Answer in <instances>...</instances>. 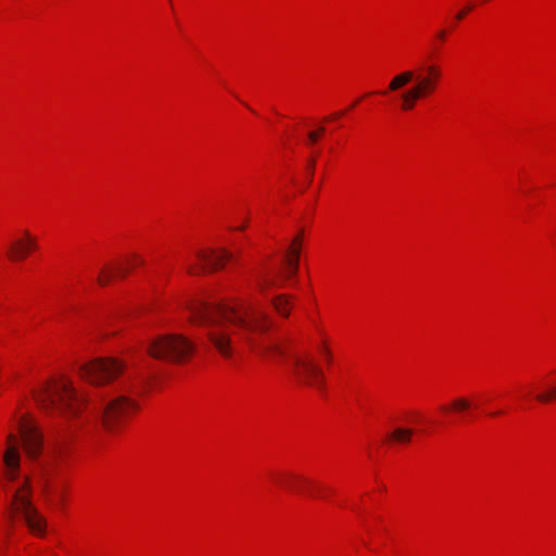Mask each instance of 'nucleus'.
I'll list each match as a JSON object with an SVG mask.
<instances>
[{
  "mask_svg": "<svg viewBox=\"0 0 556 556\" xmlns=\"http://www.w3.org/2000/svg\"><path fill=\"white\" fill-rule=\"evenodd\" d=\"M136 260H138V264H142L143 263V261L140 257H138V256H136Z\"/></svg>",
  "mask_w": 556,
  "mask_h": 556,
  "instance_id": "26",
  "label": "nucleus"
},
{
  "mask_svg": "<svg viewBox=\"0 0 556 556\" xmlns=\"http://www.w3.org/2000/svg\"><path fill=\"white\" fill-rule=\"evenodd\" d=\"M188 308L191 320L206 328L208 341L225 358H230L235 352L236 340L232 337L244 339L261 356L286 354L283 344L278 340L255 338L254 334H263L270 328V320L265 312L250 303L231 306L195 300Z\"/></svg>",
  "mask_w": 556,
  "mask_h": 556,
  "instance_id": "1",
  "label": "nucleus"
},
{
  "mask_svg": "<svg viewBox=\"0 0 556 556\" xmlns=\"http://www.w3.org/2000/svg\"><path fill=\"white\" fill-rule=\"evenodd\" d=\"M413 435V430L409 428H395L390 438L400 443L409 442Z\"/></svg>",
  "mask_w": 556,
  "mask_h": 556,
  "instance_id": "14",
  "label": "nucleus"
},
{
  "mask_svg": "<svg viewBox=\"0 0 556 556\" xmlns=\"http://www.w3.org/2000/svg\"><path fill=\"white\" fill-rule=\"evenodd\" d=\"M301 244H302V235L296 236L289 247L287 254L285 256H291L292 249H299L301 251Z\"/></svg>",
  "mask_w": 556,
  "mask_h": 556,
  "instance_id": "18",
  "label": "nucleus"
},
{
  "mask_svg": "<svg viewBox=\"0 0 556 556\" xmlns=\"http://www.w3.org/2000/svg\"><path fill=\"white\" fill-rule=\"evenodd\" d=\"M290 479L292 480H295V481H300V482H308V480H306L305 478H302V477H290Z\"/></svg>",
  "mask_w": 556,
  "mask_h": 556,
  "instance_id": "23",
  "label": "nucleus"
},
{
  "mask_svg": "<svg viewBox=\"0 0 556 556\" xmlns=\"http://www.w3.org/2000/svg\"><path fill=\"white\" fill-rule=\"evenodd\" d=\"M342 114H343V113H336V114L333 115V117H340V116H342Z\"/></svg>",
  "mask_w": 556,
  "mask_h": 556,
  "instance_id": "27",
  "label": "nucleus"
},
{
  "mask_svg": "<svg viewBox=\"0 0 556 556\" xmlns=\"http://www.w3.org/2000/svg\"><path fill=\"white\" fill-rule=\"evenodd\" d=\"M314 168H315V161L311 160L309 163H308V167H307L308 174H309V180L312 179V175H313Z\"/></svg>",
  "mask_w": 556,
  "mask_h": 556,
  "instance_id": "22",
  "label": "nucleus"
},
{
  "mask_svg": "<svg viewBox=\"0 0 556 556\" xmlns=\"http://www.w3.org/2000/svg\"><path fill=\"white\" fill-rule=\"evenodd\" d=\"M0 485L10 497L12 516H21L34 534L42 535L46 521L31 503L30 479L27 475H22L20 441L13 433H9L7 437Z\"/></svg>",
  "mask_w": 556,
  "mask_h": 556,
  "instance_id": "3",
  "label": "nucleus"
},
{
  "mask_svg": "<svg viewBox=\"0 0 556 556\" xmlns=\"http://www.w3.org/2000/svg\"><path fill=\"white\" fill-rule=\"evenodd\" d=\"M273 306L281 316H289L290 300L286 294H280L273 299Z\"/></svg>",
  "mask_w": 556,
  "mask_h": 556,
  "instance_id": "13",
  "label": "nucleus"
},
{
  "mask_svg": "<svg viewBox=\"0 0 556 556\" xmlns=\"http://www.w3.org/2000/svg\"><path fill=\"white\" fill-rule=\"evenodd\" d=\"M255 280L256 287L261 292H264L266 289L275 286V281L262 273L256 275Z\"/></svg>",
  "mask_w": 556,
  "mask_h": 556,
  "instance_id": "16",
  "label": "nucleus"
},
{
  "mask_svg": "<svg viewBox=\"0 0 556 556\" xmlns=\"http://www.w3.org/2000/svg\"><path fill=\"white\" fill-rule=\"evenodd\" d=\"M18 431L25 452L28 457L36 463L39 473L45 482L46 492L56 497H62L61 492L50 485V477L58 465L63 462L67 455V434L62 426H58L49 441L46 455L40 458L43 448V437L36 425L23 417L18 421Z\"/></svg>",
  "mask_w": 556,
  "mask_h": 556,
  "instance_id": "4",
  "label": "nucleus"
},
{
  "mask_svg": "<svg viewBox=\"0 0 556 556\" xmlns=\"http://www.w3.org/2000/svg\"><path fill=\"white\" fill-rule=\"evenodd\" d=\"M534 400L542 404H547L556 400V383L548 390L534 395Z\"/></svg>",
  "mask_w": 556,
  "mask_h": 556,
  "instance_id": "15",
  "label": "nucleus"
},
{
  "mask_svg": "<svg viewBox=\"0 0 556 556\" xmlns=\"http://www.w3.org/2000/svg\"><path fill=\"white\" fill-rule=\"evenodd\" d=\"M293 374L300 382L315 387L319 390L324 387V372L311 354L294 355L292 357Z\"/></svg>",
  "mask_w": 556,
  "mask_h": 556,
  "instance_id": "8",
  "label": "nucleus"
},
{
  "mask_svg": "<svg viewBox=\"0 0 556 556\" xmlns=\"http://www.w3.org/2000/svg\"><path fill=\"white\" fill-rule=\"evenodd\" d=\"M472 9L473 4L469 3L466 8L456 13L455 18L462 21Z\"/></svg>",
  "mask_w": 556,
  "mask_h": 556,
  "instance_id": "21",
  "label": "nucleus"
},
{
  "mask_svg": "<svg viewBox=\"0 0 556 556\" xmlns=\"http://www.w3.org/2000/svg\"><path fill=\"white\" fill-rule=\"evenodd\" d=\"M36 397L48 414L65 419L77 417L81 408L86 407L88 414L101 419L109 430L116 428L137 409L132 399L118 393L114 388L99 390L91 399L79 395L65 376L45 383Z\"/></svg>",
  "mask_w": 556,
  "mask_h": 556,
  "instance_id": "2",
  "label": "nucleus"
},
{
  "mask_svg": "<svg viewBox=\"0 0 556 556\" xmlns=\"http://www.w3.org/2000/svg\"><path fill=\"white\" fill-rule=\"evenodd\" d=\"M324 131H325V127L321 126L318 128V130L308 132V135H307L308 141L311 143H315L318 140L319 136L321 134H324Z\"/></svg>",
  "mask_w": 556,
  "mask_h": 556,
  "instance_id": "20",
  "label": "nucleus"
},
{
  "mask_svg": "<svg viewBox=\"0 0 556 556\" xmlns=\"http://www.w3.org/2000/svg\"><path fill=\"white\" fill-rule=\"evenodd\" d=\"M445 36H446V31H445V30H443V29H442V30H440V31L438 33V37H439V39H441V40H443V39L445 38Z\"/></svg>",
  "mask_w": 556,
  "mask_h": 556,
  "instance_id": "24",
  "label": "nucleus"
},
{
  "mask_svg": "<svg viewBox=\"0 0 556 556\" xmlns=\"http://www.w3.org/2000/svg\"><path fill=\"white\" fill-rule=\"evenodd\" d=\"M36 245V239L25 231L24 239L17 240L10 245L8 255L13 261H22Z\"/></svg>",
  "mask_w": 556,
  "mask_h": 556,
  "instance_id": "10",
  "label": "nucleus"
},
{
  "mask_svg": "<svg viewBox=\"0 0 556 556\" xmlns=\"http://www.w3.org/2000/svg\"><path fill=\"white\" fill-rule=\"evenodd\" d=\"M442 78V70L437 64H427L418 71L407 70L396 74L389 83L388 89L381 91L387 94L388 91H397L408 83L414 85L400 94L401 109L403 111L412 110L416 102L427 98L435 92Z\"/></svg>",
  "mask_w": 556,
  "mask_h": 556,
  "instance_id": "5",
  "label": "nucleus"
},
{
  "mask_svg": "<svg viewBox=\"0 0 556 556\" xmlns=\"http://www.w3.org/2000/svg\"><path fill=\"white\" fill-rule=\"evenodd\" d=\"M125 364L115 357L96 358L81 364L79 376L90 384L102 387L111 383L124 370Z\"/></svg>",
  "mask_w": 556,
  "mask_h": 556,
  "instance_id": "7",
  "label": "nucleus"
},
{
  "mask_svg": "<svg viewBox=\"0 0 556 556\" xmlns=\"http://www.w3.org/2000/svg\"><path fill=\"white\" fill-rule=\"evenodd\" d=\"M247 227V224H241V226H239L238 228H236L237 230H244Z\"/></svg>",
  "mask_w": 556,
  "mask_h": 556,
  "instance_id": "25",
  "label": "nucleus"
},
{
  "mask_svg": "<svg viewBox=\"0 0 556 556\" xmlns=\"http://www.w3.org/2000/svg\"><path fill=\"white\" fill-rule=\"evenodd\" d=\"M197 257L199 260V263L188 266L187 270L190 275H200L206 271H215L223 268L224 263L232 258V253L225 249H223L218 253L214 251H198Z\"/></svg>",
  "mask_w": 556,
  "mask_h": 556,
  "instance_id": "9",
  "label": "nucleus"
},
{
  "mask_svg": "<svg viewBox=\"0 0 556 556\" xmlns=\"http://www.w3.org/2000/svg\"><path fill=\"white\" fill-rule=\"evenodd\" d=\"M470 402L465 397H457L452 403V408L455 410L464 412L470 407Z\"/></svg>",
  "mask_w": 556,
  "mask_h": 556,
  "instance_id": "17",
  "label": "nucleus"
},
{
  "mask_svg": "<svg viewBox=\"0 0 556 556\" xmlns=\"http://www.w3.org/2000/svg\"><path fill=\"white\" fill-rule=\"evenodd\" d=\"M126 276V270L117 265V266H110L105 267L101 270L100 275L98 276V282L101 286L108 285L114 277H122L124 278Z\"/></svg>",
  "mask_w": 556,
  "mask_h": 556,
  "instance_id": "12",
  "label": "nucleus"
},
{
  "mask_svg": "<svg viewBox=\"0 0 556 556\" xmlns=\"http://www.w3.org/2000/svg\"><path fill=\"white\" fill-rule=\"evenodd\" d=\"M299 260H300V250L292 249L291 256H285V270L282 273V277L285 279H289L294 277L299 270Z\"/></svg>",
  "mask_w": 556,
  "mask_h": 556,
  "instance_id": "11",
  "label": "nucleus"
},
{
  "mask_svg": "<svg viewBox=\"0 0 556 556\" xmlns=\"http://www.w3.org/2000/svg\"><path fill=\"white\" fill-rule=\"evenodd\" d=\"M194 351L195 344L181 334L160 336L148 346V353L152 357L170 363H184Z\"/></svg>",
  "mask_w": 556,
  "mask_h": 556,
  "instance_id": "6",
  "label": "nucleus"
},
{
  "mask_svg": "<svg viewBox=\"0 0 556 556\" xmlns=\"http://www.w3.org/2000/svg\"><path fill=\"white\" fill-rule=\"evenodd\" d=\"M318 350L320 351V353L325 356L326 361L328 363L331 362V358H332V354H331V351L330 349L328 348V345L326 344V342H321L319 345H318Z\"/></svg>",
  "mask_w": 556,
  "mask_h": 556,
  "instance_id": "19",
  "label": "nucleus"
}]
</instances>
